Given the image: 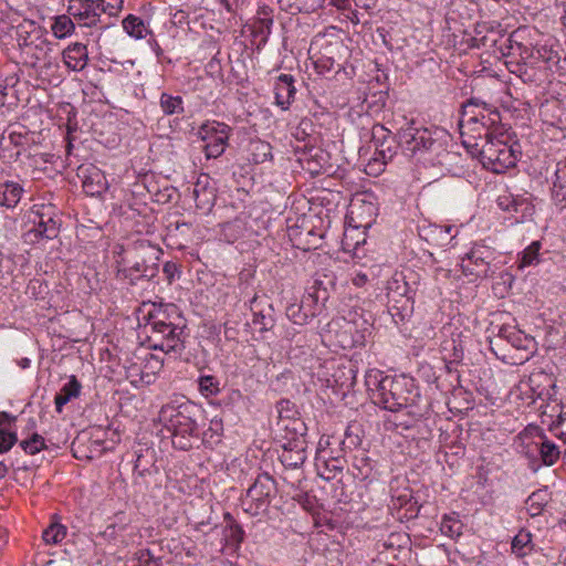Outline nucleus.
I'll use <instances>...</instances> for the list:
<instances>
[{
    "label": "nucleus",
    "instance_id": "f257e3e1",
    "mask_svg": "<svg viewBox=\"0 0 566 566\" xmlns=\"http://www.w3.org/2000/svg\"><path fill=\"white\" fill-rule=\"evenodd\" d=\"M198 408L190 401H172L161 407L159 420L171 432V442L176 449L189 450L198 438L196 416Z\"/></svg>",
    "mask_w": 566,
    "mask_h": 566
},
{
    "label": "nucleus",
    "instance_id": "f03ea898",
    "mask_svg": "<svg viewBox=\"0 0 566 566\" xmlns=\"http://www.w3.org/2000/svg\"><path fill=\"white\" fill-rule=\"evenodd\" d=\"M501 115L497 108L478 97H471L463 105L462 118L459 122L462 143L465 138L480 140L494 135Z\"/></svg>",
    "mask_w": 566,
    "mask_h": 566
},
{
    "label": "nucleus",
    "instance_id": "7ed1b4c3",
    "mask_svg": "<svg viewBox=\"0 0 566 566\" xmlns=\"http://www.w3.org/2000/svg\"><path fill=\"white\" fill-rule=\"evenodd\" d=\"M479 138L480 140L478 138L472 140L465 138L463 146L473 156H479L484 168L495 174H502L515 166L517 156L512 146L494 135L486 138L480 136Z\"/></svg>",
    "mask_w": 566,
    "mask_h": 566
},
{
    "label": "nucleus",
    "instance_id": "20e7f679",
    "mask_svg": "<svg viewBox=\"0 0 566 566\" xmlns=\"http://www.w3.org/2000/svg\"><path fill=\"white\" fill-rule=\"evenodd\" d=\"M419 394L413 390V379L407 376H384L371 390L375 405L396 412L413 403Z\"/></svg>",
    "mask_w": 566,
    "mask_h": 566
},
{
    "label": "nucleus",
    "instance_id": "39448f33",
    "mask_svg": "<svg viewBox=\"0 0 566 566\" xmlns=\"http://www.w3.org/2000/svg\"><path fill=\"white\" fill-rule=\"evenodd\" d=\"M133 260L130 265L118 271V277L128 280L132 285L142 280L153 281L159 273V259L163 254L161 249L151 244L147 240H140L134 243Z\"/></svg>",
    "mask_w": 566,
    "mask_h": 566
},
{
    "label": "nucleus",
    "instance_id": "423d86ee",
    "mask_svg": "<svg viewBox=\"0 0 566 566\" xmlns=\"http://www.w3.org/2000/svg\"><path fill=\"white\" fill-rule=\"evenodd\" d=\"M275 493V480L268 473L259 474L242 497V507L250 515L256 516L268 510Z\"/></svg>",
    "mask_w": 566,
    "mask_h": 566
},
{
    "label": "nucleus",
    "instance_id": "0eeeda50",
    "mask_svg": "<svg viewBox=\"0 0 566 566\" xmlns=\"http://www.w3.org/2000/svg\"><path fill=\"white\" fill-rule=\"evenodd\" d=\"M429 137L427 138V160H429L432 167H438L440 174L449 171L450 161L452 154L448 150V146L451 142L449 133L444 128L434 127L432 130L427 128Z\"/></svg>",
    "mask_w": 566,
    "mask_h": 566
},
{
    "label": "nucleus",
    "instance_id": "6e6552de",
    "mask_svg": "<svg viewBox=\"0 0 566 566\" xmlns=\"http://www.w3.org/2000/svg\"><path fill=\"white\" fill-rule=\"evenodd\" d=\"M153 331L151 339L155 340L153 347L165 353L180 354L184 350L181 334L184 328L163 319H155L150 323Z\"/></svg>",
    "mask_w": 566,
    "mask_h": 566
},
{
    "label": "nucleus",
    "instance_id": "1a4fd4ad",
    "mask_svg": "<svg viewBox=\"0 0 566 566\" xmlns=\"http://www.w3.org/2000/svg\"><path fill=\"white\" fill-rule=\"evenodd\" d=\"M231 128L224 123L207 122L199 128L207 158H218L224 153Z\"/></svg>",
    "mask_w": 566,
    "mask_h": 566
},
{
    "label": "nucleus",
    "instance_id": "9d476101",
    "mask_svg": "<svg viewBox=\"0 0 566 566\" xmlns=\"http://www.w3.org/2000/svg\"><path fill=\"white\" fill-rule=\"evenodd\" d=\"M77 177L81 178L83 190L88 196H98L107 189V180L104 172L93 165L81 166Z\"/></svg>",
    "mask_w": 566,
    "mask_h": 566
},
{
    "label": "nucleus",
    "instance_id": "9b49d317",
    "mask_svg": "<svg viewBox=\"0 0 566 566\" xmlns=\"http://www.w3.org/2000/svg\"><path fill=\"white\" fill-rule=\"evenodd\" d=\"M490 251L482 245H474L470 252L462 258V271L465 275L482 276L486 275L489 263L486 259Z\"/></svg>",
    "mask_w": 566,
    "mask_h": 566
},
{
    "label": "nucleus",
    "instance_id": "f8f14e48",
    "mask_svg": "<svg viewBox=\"0 0 566 566\" xmlns=\"http://www.w3.org/2000/svg\"><path fill=\"white\" fill-rule=\"evenodd\" d=\"M33 229L25 233V241L36 242L39 239H54L59 234L60 222L51 214L41 213Z\"/></svg>",
    "mask_w": 566,
    "mask_h": 566
},
{
    "label": "nucleus",
    "instance_id": "ddd939ff",
    "mask_svg": "<svg viewBox=\"0 0 566 566\" xmlns=\"http://www.w3.org/2000/svg\"><path fill=\"white\" fill-rule=\"evenodd\" d=\"M17 40L20 46L28 48L45 43L43 39V29L38 25L33 20H23L17 27Z\"/></svg>",
    "mask_w": 566,
    "mask_h": 566
},
{
    "label": "nucleus",
    "instance_id": "4468645a",
    "mask_svg": "<svg viewBox=\"0 0 566 566\" xmlns=\"http://www.w3.org/2000/svg\"><path fill=\"white\" fill-rule=\"evenodd\" d=\"M401 143L403 144L405 154L420 163L424 147L423 134H420L418 128L409 126L401 133Z\"/></svg>",
    "mask_w": 566,
    "mask_h": 566
},
{
    "label": "nucleus",
    "instance_id": "2eb2a0df",
    "mask_svg": "<svg viewBox=\"0 0 566 566\" xmlns=\"http://www.w3.org/2000/svg\"><path fill=\"white\" fill-rule=\"evenodd\" d=\"M398 144L394 137V145L382 144V146L375 147L374 157L368 161L366 170L369 175L380 174L388 161H390L397 154Z\"/></svg>",
    "mask_w": 566,
    "mask_h": 566
},
{
    "label": "nucleus",
    "instance_id": "dca6fc26",
    "mask_svg": "<svg viewBox=\"0 0 566 566\" xmlns=\"http://www.w3.org/2000/svg\"><path fill=\"white\" fill-rule=\"evenodd\" d=\"M293 83L294 77L290 74H281L275 82V103L284 111L289 108L295 97L296 90Z\"/></svg>",
    "mask_w": 566,
    "mask_h": 566
},
{
    "label": "nucleus",
    "instance_id": "f3484780",
    "mask_svg": "<svg viewBox=\"0 0 566 566\" xmlns=\"http://www.w3.org/2000/svg\"><path fill=\"white\" fill-rule=\"evenodd\" d=\"M65 65L72 71H82L87 65L88 53L82 43L70 44L62 53Z\"/></svg>",
    "mask_w": 566,
    "mask_h": 566
},
{
    "label": "nucleus",
    "instance_id": "a211bd4d",
    "mask_svg": "<svg viewBox=\"0 0 566 566\" xmlns=\"http://www.w3.org/2000/svg\"><path fill=\"white\" fill-rule=\"evenodd\" d=\"M192 198L196 207L201 210H210L216 201V190L209 186L208 176L199 178L192 189Z\"/></svg>",
    "mask_w": 566,
    "mask_h": 566
},
{
    "label": "nucleus",
    "instance_id": "6ab92c4d",
    "mask_svg": "<svg viewBox=\"0 0 566 566\" xmlns=\"http://www.w3.org/2000/svg\"><path fill=\"white\" fill-rule=\"evenodd\" d=\"M526 454H539L545 465H553L559 459L560 451L558 447L549 440L541 439L539 442H533L527 447Z\"/></svg>",
    "mask_w": 566,
    "mask_h": 566
},
{
    "label": "nucleus",
    "instance_id": "aec40b11",
    "mask_svg": "<svg viewBox=\"0 0 566 566\" xmlns=\"http://www.w3.org/2000/svg\"><path fill=\"white\" fill-rule=\"evenodd\" d=\"M81 388L82 385L77 378L74 375L71 376L69 381L63 385L54 398L55 409L59 413L62 412L63 406H65L73 398H77L80 396Z\"/></svg>",
    "mask_w": 566,
    "mask_h": 566
},
{
    "label": "nucleus",
    "instance_id": "412c9836",
    "mask_svg": "<svg viewBox=\"0 0 566 566\" xmlns=\"http://www.w3.org/2000/svg\"><path fill=\"white\" fill-rule=\"evenodd\" d=\"M71 14L80 22V24L84 27H93L96 25L99 21V12L96 11V8L93 4L80 6L76 8L75 4L70 6Z\"/></svg>",
    "mask_w": 566,
    "mask_h": 566
},
{
    "label": "nucleus",
    "instance_id": "4be33fe9",
    "mask_svg": "<svg viewBox=\"0 0 566 566\" xmlns=\"http://www.w3.org/2000/svg\"><path fill=\"white\" fill-rule=\"evenodd\" d=\"M374 211L375 207L373 206V203H364L360 206L352 203L347 214V220L349 224L355 229H367L371 226V219L367 221H361L359 220V218L361 217L363 212H367L371 217L374 214Z\"/></svg>",
    "mask_w": 566,
    "mask_h": 566
},
{
    "label": "nucleus",
    "instance_id": "5701e85b",
    "mask_svg": "<svg viewBox=\"0 0 566 566\" xmlns=\"http://www.w3.org/2000/svg\"><path fill=\"white\" fill-rule=\"evenodd\" d=\"M122 23L127 34L137 40L146 38L147 34H151V31L148 30L144 21L134 14H128Z\"/></svg>",
    "mask_w": 566,
    "mask_h": 566
},
{
    "label": "nucleus",
    "instance_id": "b1692460",
    "mask_svg": "<svg viewBox=\"0 0 566 566\" xmlns=\"http://www.w3.org/2000/svg\"><path fill=\"white\" fill-rule=\"evenodd\" d=\"M452 228L449 226L440 227L437 224H430L427 228V243L436 245H446L452 240L451 235Z\"/></svg>",
    "mask_w": 566,
    "mask_h": 566
},
{
    "label": "nucleus",
    "instance_id": "393cba45",
    "mask_svg": "<svg viewBox=\"0 0 566 566\" xmlns=\"http://www.w3.org/2000/svg\"><path fill=\"white\" fill-rule=\"evenodd\" d=\"M548 501L546 490H537L533 492L525 501V509L530 516L535 517L542 514Z\"/></svg>",
    "mask_w": 566,
    "mask_h": 566
},
{
    "label": "nucleus",
    "instance_id": "a878e982",
    "mask_svg": "<svg viewBox=\"0 0 566 566\" xmlns=\"http://www.w3.org/2000/svg\"><path fill=\"white\" fill-rule=\"evenodd\" d=\"M251 311L253 313L252 324L259 327L261 332L269 331L273 327L274 319L272 315L259 308L256 296L251 300Z\"/></svg>",
    "mask_w": 566,
    "mask_h": 566
},
{
    "label": "nucleus",
    "instance_id": "bb28decb",
    "mask_svg": "<svg viewBox=\"0 0 566 566\" xmlns=\"http://www.w3.org/2000/svg\"><path fill=\"white\" fill-rule=\"evenodd\" d=\"M250 156L254 164H263L272 159V146L264 140H252L250 143Z\"/></svg>",
    "mask_w": 566,
    "mask_h": 566
},
{
    "label": "nucleus",
    "instance_id": "cd10ccee",
    "mask_svg": "<svg viewBox=\"0 0 566 566\" xmlns=\"http://www.w3.org/2000/svg\"><path fill=\"white\" fill-rule=\"evenodd\" d=\"M159 104L165 115H179L184 113V101L179 95H170L168 93H161Z\"/></svg>",
    "mask_w": 566,
    "mask_h": 566
},
{
    "label": "nucleus",
    "instance_id": "c85d7f7f",
    "mask_svg": "<svg viewBox=\"0 0 566 566\" xmlns=\"http://www.w3.org/2000/svg\"><path fill=\"white\" fill-rule=\"evenodd\" d=\"M532 549V534L528 531L521 530L512 541L513 553L522 557L527 555Z\"/></svg>",
    "mask_w": 566,
    "mask_h": 566
},
{
    "label": "nucleus",
    "instance_id": "c756f323",
    "mask_svg": "<svg viewBox=\"0 0 566 566\" xmlns=\"http://www.w3.org/2000/svg\"><path fill=\"white\" fill-rule=\"evenodd\" d=\"M74 29L75 25L72 19L65 14L55 17L51 25L52 33L56 39H64L71 35Z\"/></svg>",
    "mask_w": 566,
    "mask_h": 566
},
{
    "label": "nucleus",
    "instance_id": "7c9ffc66",
    "mask_svg": "<svg viewBox=\"0 0 566 566\" xmlns=\"http://www.w3.org/2000/svg\"><path fill=\"white\" fill-rule=\"evenodd\" d=\"M368 136L374 147L382 146L384 143L394 145L395 136L381 124H374L370 132L368 133Z\"/></svg>",
    "mask_w": 566,
    "mask_h": 566
},
{
    "label": "nucleus",
    "instance_id": "2f4dec72",
    "mask_svg": "<svg viewBox=\"0 0 566 566\" xmlns=\"http://www.w3.org/2000/svg\"><path fill=\"white\" fill-rule=\"evenodd\" d=\"M462 530L463 524L457 515H446L440 523L441 533L451 538L459 537Z\"/></svg>",
    "mask_w": 566,
    "mask_h": 566
},
{
    "label": "nucleus",
    "instance_id": "473e14b6",
    "mask_svg": "<svg viewBox=\"0 0 566 566\" xmlns=\"http://www.w3.org/2000/svg\"><path fill=\"white\" fill-rule=\"evenodd\" d=\"M66 527L60 523H51L42 533V538L48 545H56L66 536Z\"/></svg>",
    "mask_w": 566,
    "mask_h": 566
},
{
    "label": "nucleus",
    "instance_id": "72a5a7b5",
    "mask_svg": "<svg viewBox=\"0 0 566 566\" xmlns=\"http://www.w3.org/2000/svg\"><path fill=\"white\" fill-rule=\"evenodd\" d=\"M3 187L1 205L8 208L14 207L21 198V186L15 182H6Z\"/></svg>",
    "mask_w": 566,
    "mask_h": 566
},
{
    "label": "nucleus",
    "instance_id": "f704fd0d",
    "mask_svg": "<svg viewBox=\"0 0 566 566\" xmlns=\"http://www.w3.org/2000/svg\"><path fill=\"white\" fill-rule=\"evenodd\" d=\"M541 243L538 241L532 242L522 253L518 266L521 269L537 264L539 261Z\"/></svg>",
    "mask_w": 566,
    "mask_h": 566
},
{
    "label": "nucleus",
    "instance_id": "c9c22d12",
    "mask_svg": "<svg viewBox=\"0 0 566 566\" xmlns=\"http://www.w3.org/2000/svg\"><path fill=\"white\" fill-rule=\"evenodd\" d=\"M198 381L199 390L206 398L219 394L220 382L214 376H201Z\"/></svg>",
    "mask_w": 566,
    "mask_h": 566
},
{
    "label": "nucleus",
    "instance_id": "e433bc0d",
    "mask_svg": "<svg viewBox=\"0 0 566 566\" xmlns=\"http://www.w3.org/2000/svg\"><path fill=\"white\" fill-rule=\"evenodd\" d=\"M154 463V451L146 449L145 453H137L134 469L139 475L149 473V469Z\"/></svg>",
    "mask_w": 566,
    "mask_h": 566
},
{
    "label": "nucleus",
    "instance_id": "4c0bfd02",
    "mask_svg": "<svg viewBox=\"0 0 566 566\" xmlns=\"http://www.w3.org/2000/svg\"><path fill=\"white\" fill-rule=\"evenodd\" d=\"M20 447L28 454H35L45 448L44 439L42 436L34 433L30 439L22 440Z\"/></svg>",
    "mask_w": 566,
    "mask_h": 566
},
{
    "label": "nucleus",
    "instance_id": "58836bf2",
    "mask_svg": "<svg viewBox=\"0 0 566 566\" xmlns=\"http://www.w3.org/2000/svg\"><path fill=\"white\" fill-rule=\"evenodd\" d=\"M96 11L101 13H107L108 15H116L123 8V0H98L95 6Z\"/></svg>",
    "mask_w": 566,
    "mask_h": 566
},
{
    "label": "nucleus",
    "instance_id": "ea45409f",
    "mask_svg": "<svg viewBox=\"0 0 566 566\" xmlns=\"http://www.w3.org/2000/svg\"><path fill=\"white\" fill-rule=\"evenodd\" d=\"M286 316L294 324L303 325L306 324L308 315L303 312L302 306L297 303H291L286 307Z\"/></svg>",
    "mask_w": 566,
    "mask_h": 566
},
{
    "label": "nucleus",
    "instance_id": "a19ab883",
    "mask_svg": "<svg viewBox=\"0 0 566 566\" xmlns=\"http://www.w3.org/2000/svg\"><path fill=\"white\" fill-rule=\"evenodd\" d=\"M552 198L557 207L564 209L566 207V182L556 179L552 189Z\"/></svg>",
    "mask_w": 566,
    "mask_h": 566
},
{
    "label": "nucleus",
    "instance_id": "79ce46f5",
    "mask_svg": "<svg viewBox=\"0 0 566 566\" xmlns=\"http://www.w3.org/2000/svg\"><path fill=\"white\" fill-rule=\"evenodd\" d=\"M337 461H333L332 463L324 462L323 465H317L318 475L326 480H333L337 474L342 473L343 468L336 464Z\"/></svg>",
    "mask_w": 566,
    "mask_h": 566
},
{
    "label": "nucleus",
    "instance_id": "37998d69",
    "mask_svg": "<svg viewBox=\"0 0 566 566\" xmlns=\"http://www.w3.org/2000/svg\"><path fill=\"white\" fill-rule=\"evenodd\" d=\"M502 335L512 344L515 348H527L530 339L523 335L521 331H503Z\"/></svg>",
    "mask_w": 566,
    "mask_h": 566
},
{
    "label": "nucleus",
    "instance_id": "c03bdc74",
    "mask_svg": "<svg viewBox=\"0 0 566 566\" xmlns=\"http://www.w3.org/2000/svg\"><path fill=\"white\" fill-rule=\"evenodd\" d=\"M17 440L18 438L14 432L0 429V453L8 452Z\"/></svg>",
    "mask_w": 566,
    "mask_h": 566
},
{
    "label": "nucleus",
    "instance_id": "a18cd8bd",
    "mask_svg": "<svg viewBox=\"0 0 566 566\" xmlns=\"http://www.w3.org/2000/svg\"><path fill=\"white\" fill-rule=\"evenodd\" d=\"M138 566H161V562L154 557L148 549H142L137 553Z\"/></svg>",
    "mask_w": 566,
    "mask_h": 566
},
{
    "label": "nucleus",
    "instance_id": "49530a36",
    "mask_svg": "<svg viewBox=\"0 0 566 566\" xmlns=\"http://www.w3.org/2000/svg\"><path fill=\"white\" fill-rule=\"evenodd\" d=\"M304 461L305 455L303 454V452H297L295 457H293L291 452L283 454V463H285V465L287 467L296 468L297 465L303 464Z\"/></svg>",
    "mask_w": 566,
    "mask_h": 566
},
{
    "label": "nucleus",
    "instance_id": "de8ad7c7",
    "mask_svg": "<svg viewBox=\"0 0 566 566\" xmlns=\"http://www.w3.org/2000/svg\"><path fill=\"white\" fill-rule=\"evenodd\" d=\"M126 527V524H122L117 527L116 524H109L101 535L105 537L108 541H116L118 537V531H124Z\"/></svg>",
    "mask_w": 566,
    "mask_h": 566
},
{
    "label": "nucleus",
    "instance_id": "09e8293b",
    "mask_svg": "<svg viewBox=\"0 0 566 566\" xmlns=\"http://www.w3.org/2000/svg\"><path fill=\"white\" fill-rule=\"evenodd\" d=\"M163 271L169 284H171L179 274L178 265L175 262H166Z\"/></svg>",
    "mask_w": 566,
    "mask_h": 566
},
{
    "label": "nucleus",
    "instance_id": "8fccbe9b",
    "mask_svg": "<svg viewBox=\"0 0 566 566\" xmlns=\"http://www.w3.org/2000/svg\"><path fill=\"white\" fill-rule=\"evenodd\" d=\"M554 429L557 431L556 434L566 442V410L558 416Z\"/></svg>",
    "mask_w": 566,
    "mask_h": 566
},
{
    "label": "nucleus",
    "instance_id": "3c124183",
    "mask_svg": "<svg viewBox=\"0 0 566 566\" xmlns=\"http://www.w3.org/2000/svg\"><path fill=\"white\" fill-rule=\"evenodd\" d=\"M515 38L516 33H512L506 40V48L509 49L507 55H514L517 50H522V44Z\"/></svg>",
    "mask_w": 566,
    "mask_h": 566
},
{
    "label": "nucleus",
    "instance_id": "603ef678",
    "mask_svg": "<svg viewBox=\"0 0 566 566\" xmlns=\"http://www.w3.org/2000/svg\"><path fill=\"white\" fill-rule=\"evenodd\" d=\"M352 282L355 286L361 287L368 282V276L363 272H356L352 277Z\"/></svg>",
    "mask_w": 566,
    "mask_h": 566
},
{
    "label": "nucleus",
    "instance_id": "864d4df0",
    "mask_svg": "<svg viewBox=\"0 0 566 566\" xmlns=\"http://www.w3.org/2000/svg\"><path fill=\"white\" fill-rule=\"evenodd\" d=\"M556 178L560 180L562 178H566V159L563 167H559L556 171Z\"/></svg>",
    "mask_w": 566,
    "mask_h": 566
},
{
    "label": "nucleus",
    "instance_id": "5fc2aeb1",
    "mask_svg": "<svg viewBox=\"0 0 566 566\" xmlns=\"http://www.w3.org/2000/svg\"><path fill=\"white\" fill-rule=\"evenodd\" d=\"M517 51L522 59H527L530 56V50L526 46L522 45V50Z\"/></svg>",
    "mask_w": 566,
    "mask_h": 566
},
{
    "label": "nucleus",
    "instance_id": "6e6d98bb",
    "mask_svg": "<svg viewBox=\"0 0 566 566\" xmlns=\"http://www.w3.org/2000/svg\"><path fill=\"white\" fill-rule=\"evenodd\" d=\"M8 468L4 463L0 462V480L6 476Z\"/></svg>",
    "mask_w": 566,
    "mask_h": 566
},
{
    "label": "nucleus",
    "instance_id": "4d7b16f0",
    "mask_svg": "<svg viewBox=\"0 0 566 566\" xmlns=\"http://www.w3.org/2000/svg\"><path fill=\"white\" fill-rule=\"evenodd\" d=\"M151 46H153V49H154V51L156 52L157 55H160L163 53L161 48L159 46V44L156 41H154L151 43Z\"/></svg>",
    "mask_w": 566,
    "mask_h": 566
},
{
    "label": "nucleus",
    "instance_id": "13d9d810",
    "mask_svg": "<svg viewBox=\"0 0 566 566\" xmlns=\"http://www.w3.org/2000/svg\"><path fill=\"white\" fill-rule=\"evenodd\" d=\"M80 6H86V4H93L95 6V3L98 1V0H77Z\"/></svg>",
    "mask_w": 566,
    "mask_h": 566
},
{
    "label": "nucleus",
    "instance_id": "bf43d9fd",
    "mask_svg": "<svg viewBox=\"0 0 566 566\" xmlns=\"http://www.w3.org/2000/svg\"><path fill=\"white\" fill-rule=\"evenodd\" d=\"M211 428L218 430L221 428V420H211Z\"/></svg>",
    "mask_w": 566,
    "mask_h": 566
},
{
    "label": "nucleus",
    "instance_id": "052dcab7",
    "mask_svg": "<svg viewBox=\"0 0 566 566\" xmlns=\"http://www.w3.org/2000/svg\"><path fill=\"white\" fill-rule=\"evenodd\" d=\"M175 227H176V230H179V229H181V228H187V229H189V227H190V226H189L187 222H181V223H180V222H178V221H177V222L175 223Z\"/></svg>",
    "mask_w": 566,
    "mask_h": 566
},
{
    "label": "nucleus",
    "instance_id": "680f3d73",
    "mask_svg": "<svg viewBox=\"0 0 566 566\" xmlns=\"http://www.w3.org/2000/svg\"><path fill=\"white\" fill-rule=\"evenodd\" d=\"M394 284H395V285H397V290H399V289H400V286L398 285V281H397V280H395L394 282H389V283H388V286H387L388 294H390V292L392 291V285H394Z\"/></svg>",
    "mask_w": 566,
    "mask_h": 566
},
{
    "label": "nucleus",
    "instance_id": "e2e57ef3",
    "mask_svg": "<svg viewBox=\"0 0 566 566\" xmlns=\"http://www.w3.org/2000/svg\"><path fill=\"white\" fill-rule=\"evenodd\" d=\"M29 365H30V359H28V358H23V359L21 360V363H20V366H21L22 368H28V367H29Z\"/></svg>",
    "mask_w": 566,
    "mask_h": 566
},
{
    "label": "nucleus",
    "instance_id": "0e129e2a",
    "mask_svg": "<svg viewBox=\"0 0 566 566\" xmlns=\"http://www.w3.org/2000/svg\"><path fill=\"white\" fill-rule=\"evenodd\" d=\"M340 343H342V346H343V347H348V346H352V345L354 344V342H347V343H346V342H344V340H340Z\"/></svg>",
    "mask_w": 566,
    "mask_h": 566
},
{
    "label": "nucleus",
    "instance_id": "69168bd1",
    "mask_svg": "<svg viewBox=\"0 0 566 566\" xmlns=\"http://www.w3.org/2000/svg\"><path fill=\"white\" fill-rule=\"evenodd\" d=\"M471 134L479 137V130H471Z\"/></svg>",
    "mask_w": 566,
    "mask_h": 566
},
{
    "label": "nucleus",
    "instance_id": "338daca9",
    "mask_svg": "<svg viewBox=\"0 0 566 566\" xmlns=\"http://www.w3.org/2000/svg\"><path fill=\"white\" fill-rule=\"evenodd\" d=\"M346 326L348 327V331L350 332L353 328L352 325L349 323H347Z\"/></svg>",
    "mask_w": 566,
    "mask_h": 566
},
{
    "label": "nucleus",
    "instance_id": "774afa93",
    "mask_svg": "<svg viewBox=\"0 0 566 566\" xmlns=\"http://www.w3.org/2000/svg\"><path fill=\"white\" fill-rule=\"evenodd\" d=\"M560 566H566V559L560 563Z\"/></svg>",
    "mask_w": 566,
    "mask_h": 566
}]
</instances>
